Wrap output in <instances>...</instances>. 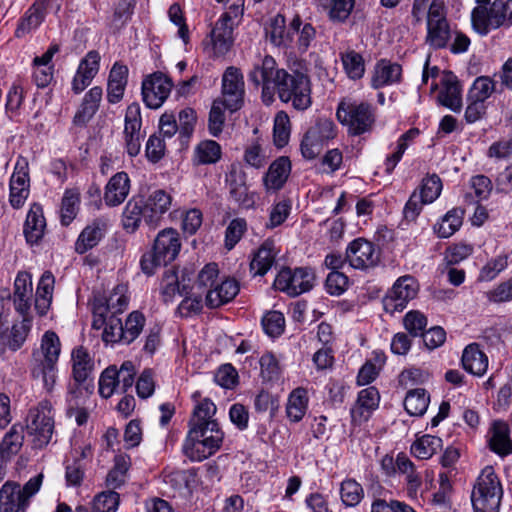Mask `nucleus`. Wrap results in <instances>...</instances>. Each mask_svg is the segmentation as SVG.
Wrapping results in <instances>:
<instances>
[{"label":"nucleus","mask_w":512,"mask_h":512,"mask_svg":"<svg viewBox=\"0 0 512 512\" xmlns=\"http://www.w3.org/2000/svg\"><path fill=\"white\" fill-rule=\"evenodd\" d=\"M192 399L194 401V407L189 420V428H193L194 424L202 426L209 421H217L213 418L217 412V407L211 399L200 398L199 392L193 393Z\"/></svg>","instance_id":"40"},{"label":"nucleus","mask_w":512,"mask_h":512,"mask_svg":"<svg viewBox=\"0 0 512 512\" xmlns=\"http://www.w3.org/2000/svg\"><path fill=\"white\" fill-rule=\"evenodd\" d=\"M236 23L219 18L211 30L210 37L215 55L226 54L233 43V29Z\"/></svg>","instance_id":"30"},{"label":"nucleus","mask_w":512,"mask_h":512,"mask_svg":"<svg viewBox=\"0 0 512 512\" xmlns=\"http://www.w3.org/2000/svg\"><path fill=\"white\" fill-rule=\"evenodd\" d=\"M102 325H104L102 335L104 342L124 344L123 323L120 318L109 314L105 317V321L102 322L101 317H94L93 327L99 329Z\"/></svg>","instance_id":"45"},{"label":"nucleus","mask_w":512,"mask_h":512,"mask_svg":"<svg viewBox=\"0 0 512 512\" xmlns=\"http://www.w3.org/2000/svg\"><path fill=\"white\" fill-rule=\"evenodd\" d=\"M401 74L402 68L399 64L382 59L375 66L372 87L377 89L392 85L400 80Z\"/></svg>","instance_id":"38"},{"label":"nucleus","mask_w":512,"mask_h":512,"mask_svg":"<svg viewBox=\"0 0 512 512\" xmlns=\"http://www.w3.org/2000/svg\"><path fill=\"white\" fill-rule=\"evenodd\" d=\"M172 87L171 80L161 72L148 76L142 83L144 103L151 109H158L168 98Z\"/></svg>","instance_id":"13"},{"label":"nucleus","mask_w":512,"mask_h":512,"mask_svg":"<svg viewBox=\"0 0 512 512\" xmlns=\"http://www.w3.org/2000/svg\"><path fill=\"white\" fill-rule=\"evenodd\" d=\"M107 225L108 222L105 218H97L91 224L87 225L76 241V251L83 254L95 247L105 235Z\"/></svg>","instance_id":"29"},{"label":"nucleus","mask_w":512,"mask_h":512,"mask_svg":"<svg viewBox=\"0 0 512 512\" xmlns=\"http://www.w3.org/2000/svg\"><path fill=\"white\" fill-rule=\"evenodd\" d=\"M45 227L46 221L42 206L38 203H33L24 224V235L27 242L31 244L38 243L44 235Z\"/></svg>","instance_id":"34"},{"label":"nucleus","mask_w":512,"mask_h":512,"mask_svg":"<svg viewBox=\"0 0 512 512\" xmlns=\"http://www.w3.org/2000/svg\"><path fill=\"white\" fill-rule=\"evenodd\" d=\"M221 146L214 140H203L194 149L193 161L197 165L215 164L221 159Z\"/></svg>","instance_id":"46"},{"label":"nucleus","mask_w":512,"mask_h":512,"mask_svg":"<svg viewBox=\"0 0 512 512\" xmlns=\"http://www.w3.org/2000/svg\"><path fill=\"white\" fill-rule=\"evenodd\" d=\"M276 92L282 102H290L298 111L307 110L312 104L311 82L309 77L302 72L288 73L285 71L276 87Z\"/></svg>","instance_id":"2"},{"label":"nucleus","mask_w":512,"mask_h":512,"mask_svg":"<svg viewBox=\"0 0 512 512\" xmlns=\"http://www.w3.org/2000/svg\"><path fill=\"white\" fill-rule=\"evenodd\" d=\"M472 24L475 30L485 35L491 29L512 25V0H495L489 8L477 6L473 9Z\"/></svg>","instance_id":"4"},{"label":"nucleus","mask_w":512,"mask_h":512,"mask_svg":"<svg viewBox=\"0 0 512 512\" xmlns=\"http://www.w3.org/2000/svg\"><path fill=\"white\" fill-rule=\"evenodd\" d=\"M225 109H227V107L222 100H215L212 104L208 119V129L210 134L215 137H217L223 130L225 123Z\"/></svg>","instance_id":"59"},{"label":"nucleus","mask_w":512,"mask_h":512,"mask_svg":"<svg viewBox=\"0 0 512 512\" xmlns=\"http://www.w3.org/2000/svg\"><path fill=\"white\" fill-rule=\"evenodd\" d=\"M27 433L32 437L34 448L50 444L54 432V417L49 401H41L27 416Z\"/></svg>","instance_id":"6"},{"label":"nucleus","mask_w":512,"mask_h":512,"mask_svg":"<svg viewBox=\"0 0 512 512\" xmlns=\"http://www.w3.org/2000/svg\"><path fill=\"white\" fill-rule=\"evenodd\" d=\"M441 190V179L437 175L433 174L423 179L422 184L417 191L418 195H421V198L424 199V202L431 204L439 197Z\"/></svg>","instance_id":"62"},{"label":"nucleus","mask_w":512,"mask_h":512,"mask_svg":"<svg viewBox=\"0 0 512 512\" xmlns=\"http://www.w3.org/2000/svg\"><path fill=\"white\" fill-rule=\"evenodd\" d=\"M453 487L447 473L439 474V489L433 494L432 503L439 508H451V496Z\"/></svg>","instance_id":"57"},{"label":"nucleus","mask_w":512,"mask_h":512,"mask_svg":"<svg viewBox=\"0 0 512 512\" xmlns=\"http://www.w3.org/2000/svg\"><path fill=\"white\" fill-rule=\"evenodd\" d=\"M318 7L333 22H344L354 7L355 0H316Z\"/></svg>","instance_id":"44"},{"label":"nucleus","mask_w":512,"mask_h":512,"mask_svg":"<svg viewBox=\"0 0 512 512\" xmlns=\"http://www.w3.org/2000/svg\"><path fill=\"white\" fill-rule=\"evenodd\" d=\"M100 67V55L97 51H90L80 61L72 80V91L75 94L83 92L97 75Z\"/></svg>","instance_id":"18"},{"label":"nucleus","mask_w":512,"mask_h":512,"mask_svg":"<svg viewBox=\"0 0 512 512\" xmlns=\"http://www.w3.org/2000/svg\"><path fill=\"white\" fill-rule=\"evenodd\" d=\"M450 38V28L446 20L444 4L441 0L431 1L427 14L426 42L433 48L446 46Z\"/></svg>","instance_id":"10"},{"label":"nucleus","mask_w":512,"mask_h":512,"mask_svg":"<svg viewBox=\"0 0 512 512\" xmlns=\"http://www.w3.org/2000/svg\"><path fill=\"white\" fill-rule=\"evenodd\" d=\"M489 448H512L510 428L503 420H494L488 430Z\"/></svg>","instance_id":"49"},{"label":"nucleus","mask_w":512,"mask_h":512,"mask_svg":"<svg viewBox=\"0 0 512 512\" xmlns=\"http://www.w3.org/2000/svg\"><path fill=\"white\" fill-rule=\"evenodd\" d=\"M61 347L59 336L47 330L41 336L39 346L32 351V363H58Z\"/></svg>","instance_id":"22"},{"label":"nucleus","mask_w":512,"mask_h":512,"mask_svg":"<svg viewBox=\"0 0 512 512\" xmlns=\"http://www.w3.org/2000/svg\"><path fill=\"white\" fill-rule=\"evenodd\" d=\"M172 198L164 190L153 192L148 198L143 213V221L151 228H156L171 206Z\"/></svg>","instance_id":"21"},{"label":"nucleus","mask_w":512,"mask_h":512,"mask_svg":"<svg viewBox=\"0 0 512 512\" xmlns=\"http://www.w3.org/2000/svg\"><path fill=\"white\" fill-rule=\"evenodd\" d=\"M72 361V375L75 381V388H71L69 394L72 397H79L82 394V390L86 393H92L94 385L90 378L93 369L94 361L88 351L82 347H76L71 353Z\"/></svg>","instance_id":"9"},{"label":"nucleus","mask_w":512,"mask_h":512,"mask_svg":"<svg viewBox=\"0 0 512 512\" xmlns=\"http://www.w3.org/2000/svg\"><path fill=\"white\" fill-rule=\"evenodd\" d=\"M274 143L277 147H284L290 138V119L286 112L276 114L273 129Z\"/></svg>","instance_id":"56"},{"label":"nucleus","mask_w":512,"mask_h":512,"mask_svg":"<svg viewBox=\"0 0 512 512\" xmlns=\"http://www.w3.org/2000/svg\"><path fill=\"white\" fill-rule=\"evenodd\" d=\"M308 392L302 387L294 389L288 396L286 404V415L292 422H300L305 416L308 408Z\"/></svg>","instance_id":"42"},{"label":"nucleus","mask_w":512,"mask_h":512,"mask_svg":"<svg viewBox=\"0 0 512 512\" xmlns=\"http://www.w3.org/2000/svg\"><path fill=\"white\" fill-rule=\"evenodd\" d=\"M503 498L502 483L492 466L482 469L471 493L474 512H499Z\"/></svg>","instance_id":"1"},{"label":"nucleus","mask_w":512,"mask_h":512,"mask_svg":"<svg viewBox=\"0 0 512 512\" xmlns=\"http://www.w3.org/2000/svg\"><path fill=\"white\" fill-rule=\"evenodd\" d=\"M345 72L351 79H360L365 71L362 56L355 51H348L341 57Z\"/></svg>","instance_id":"58"},{"label":"nucleus","mask_w":512,"mask_h":512,"mask_svg":"<svg viewBox=\"0 0 512 512\" xmlns=\"http://www.w3.org/2000/svg\"><path fill=\"white\" fill-rule=\"evenodd\" d=\"M346 260L354 269L367 270L379 263L380 250L371 241L357 238L348 244Z\"/></svg>","instance_id":"12"},{"label":"nucleus","mask_w":512,"mask_h":512,"mask_svg":"<svg viewBox=\"0 0 512 512\" xmlns=\"http://www.w3.org/2000/svg\"><path fill=\"white\" fill-rule=\"evenodd\" d=\"M186 287L180 289L178 276L174 271H167L161 282V294L164 302H171L176 294L183 295Z\"/></svg>","instance_id":"61"},{"label":"nucleus","mask_w":512,"mask_h":512,"mask_svg":"<svg viewBox=\"0 0 512 512\" xmlns=\"http://www.w3.org/2000/svg\"><path fill=\"white\" fill-rule=\"evenodd\" d=\"M430 397L424 389L410 390L405 399L404 407L412 416H422L429 405Z\"/></svg>","instance_id":"50"},{"label":"nucleus","mask_w":512,"mask_h":512,"mask_svg":"<svg viewBox=\"0 0 512 512\" xmlns=\"http://www.w3.org/2000/svg\"><path fill=\"white\" fill-rule=\"evenodd\" d=\"M247 231V222L244 218H235L231 220L225 231V248L232 250L242 239Z\"/></svg>","instance_id":"60"},{"label":"nucleus","mask_w":512,"mask_h":512,"mask_svg":"<svg viewBox=\"0 0 512 512\" xmlns=\"http://www.w3.org/2000/svg\"><path fill=\"white\" fill-rule=\"evenodd\" d=\"M398 472L406 475L407 491L409 495H416L421 486V478L416 473L413 462L401 452L398 454Z\"/></svg>","instance_id":"51"},{"label":"nucleus","mask_w":512,"mask_h":512,"mask_svg":"<svg viewBox=\"0 0 512 512\" xmlns=\"http://www.w3.org/2000/svg\"><path fill=\"white\" fill-rule=\"evenodd\" d=\"M461 361L463 368L475 376L484 375L488 368V358L476 343L469 344L464 349Z\"/></svg>","instance_id":"37"},{"label":"nucleus","mask_w":512,"mask_h":512,"mask_svg":"<svg viewBox=\"0 0 512 512\" xmlns=\"http://www.w3.org/2000/svg\"><path fill=\"white\" fill-rule=\"evenodd\" d=\"M119 500V494L115 491L102 492L94 498L92 512H116Z\"/></svg>","instance_id":"64"},{"label":"nucleus","mask_w":512,"mask_h":512,"mask_svg":"<svg viewBox=\"0 0 512 512\" xmlns=\"http://www.w3.org/2000/svg\"><path fill=\"white\" fill-rule=\"evenodd\" d=\"M144 207L135 201L130 200L123 211V226L127 230L134 231L141 220H143Z\"/></svg>","instance_id":"63"},{"label":"nucleus","mask_w":512,"mask_h":512,"mask_svg":"<svg viewBox=\"0 0 512 512\" xmlns=\"http://www.w3.org/2000/svg\"><path fill=\"white\" fill-rule=\"evenodd\" d=\"M181 248L179 233L172 228L160 231L154 241L153 249L156 251L158 261L172 262Z\"/></svg>","instance_id":"24"},{"label":"nucleus","mask_w":512,"mask_h":512,"mask_svg":"<svg viewBox=\"0 0 512 512\" xmlns=\"http://www.w3.org/2000/svg\"><path fill=\"white\" fill-rule=\"evenodd\" d=\"M293 35L297 34V46L301 52H306L316 37V30L309 22L303 21L300 16L295 15L290 21Z\"/></svg>","instance_id":"48"},{"label":"nucleus","mask_w":512,"mask_h":512,"mask_svg":"<svg viewBox=\"0 0 512 512\" xmlns=\"http://www.w3.org/2000/svg\"><path fill=\"white\" fill-rule=\"evenodd\" d=\"M27 507V501L20 494V485L5 482L0 488V512H24Z\"/></svg>","instance_id":"32"},{"label":"nucleus","mask_w":512,"mask_h":512,"mask_svg":"<svg viewBox=\"0 0 512 512\" xmlns=\"http://www.w3.org/2000/svg\"><path fill=\"white\" fill-rule=\"evenodd\" d=\"M285 69L278 68L276 60L266 55L253 64L248 73V80L256 87H262V101L269 105L274 100L276 87L285 73Z\"/></svg>","instance_id":"5"},{"label":"nucleus","mask_w":512,"mask_h":512,"mask_svg":"<svg viewBox=\"0 0 512 512\" xmlns=\"http://www.w3.org/2000/svg\"><path fill=\"white\" fill-rule=\"evenodd\" d=\"M30 328V320L27 317H23L21 322L13 324L11 328L4 327L0 322V344L17 351L26 341Z\"/></svg>","instance_id":"27"},{"label":"nucleus","mask_w":512,"mask_h":512,"mask_svg":"<svg viewBox=\"0 0 512 512\" xmlns=\"http://www.w3.org/2000/svg\"><path fill=\"white\" fill-rule=\"evenodd\" d=\"M142 119L138 103L130 104L126 109L124 137L126 151L130 157H135L141 149L144 133L141 131Z\"/></svg>","instance_id":"15"},{"label":"nucleus","mask_w":512,"mask_h":512,"mask_svg":"<svg viewBox=\"0 0 512 512\" xmlns=\"http://www.w3.org/2000/svg\"><path fill=\"white\" fill-rule=\"evenodd\" d=\"M464 217V210L461 208H453L449 210L433 227L434 232L440 238H449L452 236L462 225Z\"/></svg>","instance_id":"47"},{"label":"nucleus","mask_w":512,"mask_h":512,"mask_svg":"<svg viewBox=\"0 0 512 512\" xmlns=\"http://www.w3.org/2000/svg\"><path fill=\"white\" fill-rule=\"evenodd\" d=\"M337 134L336 126L331 119L320 118L305 133L301 142V153L306 159H314L322 151L324 145Z\"/></svg>","instance_id":"8"},{"label":"nucleus","mask_w":512,"mask_h":512,"mask_svg":"<svg viewBox=\"0 0 512 512\" xmlns=\"http://www.w3.org/2000/svg\"><path fill=\"white\" fill-rule=\"evenodd\" d=\"M130 191V179L125 172H118L108 181L104 201L108 206H118L125 201Z\"/></svg>","instance_id":"28"},{"label":"nucleus","mask_w":512,"mask_h":512,"mask_svg":"<svg viewBox=\"0 0 512 512\" xmlns=\"http://www.w3.org/2000/svg\"><path fill=\"white\" fill-rule=\"evenodd\" d=\"M238 293V282L235 279L226 278L206 291V305L209 308H218L233 300Z\"/></svg>","instance_id":"26"},{"label":"nucleus","mask_w":512,"mask_h":512,"mask_svg":"<svg viewBox=\"0 0 512 512\" xmlns=\"http://www.w3.org/2000/svg\"><path fill=\"white\" fill-rule=\"evenodd\" d=\"M380 395L375 387H367L358 393L357 401L351 408L353 422L362 423L367 421L372 412L378 407Z\"/></svg>","instance_id":"25"},{"label":"nucleus","mask_w":512,"mask_h":512,"mask_svg":"<svg viewBox=\"0 0 512 512\" xmlns=\"http://www.w3.org/2000/svg\"><path fill=\"white\" fill-rule=\"evenodd\" d=\"M31 373L33 378L42 381L48 393L53 391L57 381V363H32Z\"/></svg>","instance_id":"52"},{"label":"nucleus","mask_w":512,"mask_h":512,"mask_svg":"<svg viewBox=\"0 0 512 512\" xmlns=\"http://www.w3.org/2000/svg\"><path fill=\"white\" fill-rule=\"evenodd\" d=\"M80 203V194L76 190H66L61 203V222L69 225L76 217Z\"/></svg>","instance_id":"53"},{"label":"nucleus","mask_w":512,"mask_h":512,"mask_svg":"<svg viewBox=\"0 0 512 512\" xmlns=\"http://www.w3.org/2000/svg\"><path fill=\"white\" fill-rule=\"evenodd\" d=\"M128 68L116 62L109 73L107 83V99L111 104L118 103L124 95L127 85Z\"/></svg>","instance_id":"35"},{"label":"nucleus","mask_w":512,"mask_h":512,"mask_svg":"<svg viewBox=\"0 0 512 512\" xmlns=\"http://www.w3.org/2000/svg\"><path fill=\"white\" fill-rule=\"evenodd\" d=\"M277 253L274 241L270 239L265 240L253 256L250 263L251 272L255 276L265 275L273 266Z\"/></svg>","instance_id":"33"},{"label":"nucleus","mask_w":512,"mask_h":512,"mask_svg":"<svg viewBox=\"0 0 512 512\" xmlns=\"http://www.w3.org/2000/svg\"><path fill=\"white\" fill-rule=\"evenodd\" d=\"M270 42L277 47H288L293 42V31L286 27L284 16L278 14L270 22L266 30Z\"/></svg>","instance_id":"43"},{"label":"nucleus","mask_w":512,"mask_h":512,"mask_svg":"<svg viewBox=\"0 0 512 512\" xmlns=\"http://www.w3.org/2000/svg\"><path fill=\"white\" fill-rule=\"evenodd\" d=\"M495 90L494 81L487 76H481L475 79L469 93L468 99H474L485 103Z\"/></svg>","instance_id":"55"},{"label":"nucleus","mask_w":512,"mask_h":512,"mask_svg":"<svg viewBox=\"0 0 512 512\" xmlns=\"http://www.w3.org/2000/svg\"><path fill=\"white\" fill-rule=\"evenodd\" d=\"M29 186L28 162L18 159L9 184V202L13 208L19 209L24 205L30 193Z\"/></svg>","instance_id":"16"},{"label":"nucleus","mask_w":512,"mask_h":512,"mask_svg":"<svg viewBox=\"0 0 512 512\" xmlns=\"http://www.w3.org/2000/svg\"><path fill=\"white\" fill-rule=\"evenodd\" d=\"M291 171V163L287 157H279L273 161L264 176L267 191H278L286 183Z\"/></svg>","instance_id":"31"},{"label":"nucleus","mask_w":512,"mask_h":512,"mask_svg":"<svg viewBox=\"0 0 512 512\" xmlns=\"http://www.w3.org/2000/svg\"><path fill=\"white\" fill-rule=\"evenodd\" d=\"M145 324V317L138 311H133L123 324L124 344L133 342L142 332Z\"/></svg>","instance_id":"54"},{"label":"nucleus","mask_w":512,"mask_h":512,"mask_svg":"<svg viewBox=\"0 0 512 512\" xmlns=\"http://www.w3.org/2000/svg\"><path fill=\"white\" fill-rule=\"evenodd\" d=\"M53 0H35L31 7L20 19L15 31L16 37L20 38L37 29L44 21Z\"/></svg>","instance_id":"20"},{"label":"nucleus","mask_w":512,"mask_h":512,"mask_svg":"<svg viewBox=\"0 0 512 512\" xmlns=\"http://www.w3.org/2000/svg\"><path fill=\"white\" fill-rule=\"evenodd\" d=\"M187 443L191 446L201 444L205 448H220L224 440V432L217 421H209L205 425L194 424L189 428Z\"/></svg>","instance_id":"17"},{"label":"nucleus","mask_w":512,"mask_h":512,"mask_svg":"<svg viewBox=\"0 0 512 512\" xmlns=\"http://www.w3.org/2000/svg\"><path fill=\"white\" fill-rule=\"evenodd\" d=\"M244 96L243 75L236 67H228L222 77V100L229 111L241 108Z\"/></svg>","instance_id":"14"},{"label":"nucleus","mask_w":512,"mask_h":512,"mask_svg":"<svg viewBox=\"0 0 512 512\" xmlns=\"http://www.w3.org/2000/svg\"><path fill=\"white\" fill-rule=\"evenodd\" d=\"M418 290L419 285L414 277L405 275L398 278L383 299L385 311L391 314L403 311L408 302L416 297Z\"/></svg>","instance_id":"11"},{"label":"nucleus","mask_w":512,"mask_h":512,"mask_svg":"<svg viewBox=\"0 0 512 512\" xmlns=\"http://www.w3.org/2000/svg\"><path fill=\"white\" fill-rule=\"evenodd\" d=\"M128 305V298L120 291H114L107 299H97L93 305L94 317H101L102 322L109 314L116 316Z\"/></svg>","instance_id":"36"},{"label":"nucleus","mask_w":512,"mask_h":512,"mask_svg":"<svg viewBox=\"0 0 512 512\" xmlns=\"http://www.w3.org/2000/svg\"><path fill=\"white\" fill-rule=\"evenodd\" d=\"M443 88L439 93L440 103L454 112H459L462 106L461 86L457 78L446 75L442 81Z\"/></svg>","instance_id":"39"},{"label":"nucleus","mask_w":512,"mask_h":512,"mask_svg":"<svg viewBox=\"0 0 512 512\" xmlns=\"http://www.w3.org/2000/svg\"><path fill=\"white\" fill-rule=\"evenodd\" d=\"M336 116L353 136L369 132L375 122L372 106L366 102L344 100L339 103Z\"/></svg>","instance_id":"3"},{"label":"nucleus","mask_w":512,"mask_h":512,"mask_svg":"<svg viewBox=\"0 0 512 512\" xmlns=\"http://www.w3.org/2000/svg\"><path fill=\"white\" fill-rule=\"evenodd\" d=\"M33 298L32 276L26 271L17 274L14 281L13 304L15 310L27 317Z\"/></svg>","instance_id":"23"},{"label":"nucleus","mask_w":512,"mask_h":512,"mask_svg":"<svg viewBox=\"0 0 512 512\" xmlns=\"http://www.w3.org/2000/svg\"><path fill=\"white\" fill-rule=\"evenodd\" d=\"M54 289V276L51 272L46 271L42 274L35 296V309L38 314L43 316L50 308Z\"/></svg>","instance_id":"41"},{"label":"nucleus","mask_w":512,"mask_h":512,"mask_svg":"<svg viewBox=\"0 0 512 512\" xmlns=\"http://www.w3.org/2000/svg\"><path fill=\"white\" fill-rule=\"evenodd\" d=\"M164 482L169 486L173 497L188 499L198 486L197 474L193 470L174 471L164 476Z\"/></svg>","instance_id":"19"},{"label":"nucleus","mask_w":512,"mask_h":512,"mask_svg":"<svg viewBox=\"0 0 512 512\" xmlns=\"http://www.w3.org/2000/svg\"><path fill=\"white\" fill-rule=\"evenodd\" d=\"M314 281L315 275L310 268H283L274 280V287L291 297H296L311 290Z\"/></svg>","instance_id":"7"}]
</instances>
